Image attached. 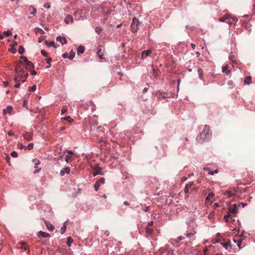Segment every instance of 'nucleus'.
Listing matches in <instances>:
<instances>
[{"mask_svg":"<svg viewBox=\"0 0 255 255\" xmlns=\"http://www.w3.org/2000/svg\"><path fill=\"white\" fill-rule=\"evenodd\" d=\"M20 58V60L18 62L17 61V71L18 70V67H20L21 65L24 66L25 69L28 70H30L34 68V65L31 62L28 61L25 56H21Z\"/></svg>","mask_w":255,"mask_h":255,"instance_id":"obj_1","label":"nucleus"},{"mask_svg":"<svg viewBox=\"0 0 255 255\" xmlns=\"http://www.w3.org/2000/svg\"><path fill=\"white\" fill-rule=\"evenodd\" d=\"M209 127L207 125H205L203 130L200 133V135L197 137V139L198 140V142L201 143L205 141L206 139H208L209 137Z\"/></svg>","mask_w":255,"mask_h":255,"instance_id":"obj_2","label":"nucleus"},{"mask_svg":"<svg viewBox=\"0 0 255 255\" xmlns=\"http://www.w3.org/2000/svg\"><path fill=\"white\" fill-rule=\"evenodd\" d=\"M219 20L221 22H225L230 25H231L234 22H237L238 21V19L236 17L232 16L231 14H226L220 18Z\"/></svg>","mask_w":255,"mask_h":255,"instance_id":"obj_3","label":"nucleus"},{"mask_svg":"<svg viewBox=\"0 0 255 255\" xmlns=\"http://www.w3.org/2000/svg\"><path fill=\"white\" fill-rule=\"evenodd\" d=\"M28 76V74L26 70L22 69L19 72L18 74L17 75V81H19L23 83L25 81Z\"/></svg>","mask_w":255,"mask_h":255,"instance_id":"obj_4","label":"nucleus"},{"mask_svg":"<svg viewBox=\"0 0 255 255\" xmlns=\"http://www.w3.org/2000/svg\"><path fill=\"white\" fill-rule=\"evenodd\" d=\"M141 24V23L139 21L138 19L136 18H133L131 24V28L133 32H137L138 29V26Z\"/></svg>","mask_w":255,"mask_h":255,"instance_id":"obj_5","label":"nucleus"},{"mask_svg":"<svg viewBox=\"0 0 255 255\" xmlns=\"http://www.w3.org/2000/svg\"><path fill=\"white\" fill-rule=\"evenodd\" d=\"M229 211L235 216L238 213V208L237 205L234 204L229 207Z\"/></svg>","mask_w":255,"mask_h":255,"instance_id":"obj_6","label":"nucleus"},{"mask_svg":"<svg viewBox=\"0 0 255 255\" xmlns=\"http://www.w3.org/2000/svg\"><path fill=\"white\" fill-rule=\"evenodd\" d=\"M83 11L82 10L77 9L74 12V16L76 20H79L82 17Z\"/></svg>","mask_w":255,"mask_h":255,"instance_id":"obj_7","label":"nucleus"},{"mask_svg":"<svg viewBox=\"0 0 255 255\" xmlns=\"http://www.w3.org/2000/svg\"><path fill=\"white\" fill-rule=\"evenodd\" d=\"M94 172H93V175L94 176H95L98 174L102 175L103 173H102V168L99 166L97 165L93 168Z\"/></svg>","mask_w":255,"mask_h":255,"instance_id":"obj_8","label":"nucleus"},{"mask_svg":"<svg viewBox=\"0 0 255 255\" xmlns=\"http://www.w3.org/2000/svg\"><path fill=\"white\" fill-rule=\"evenodd\" d=\"M193 185V182H190V183H189L188 184H187L186 185V186H185V189H184L185 193H186V194L188 193L190 191H192V187Z\"/></svg>","mask_w":255,"mask_h":255,"instance_id":"obj_9","label":"nucleus"},{"mask_svg":"<svg viewBox=\"0 0 255 255\" xmlns=\"http://www.w3.org/2000/svg\"><path fill=\"white\" fill-rule=\"evenodd\" d=\"M19 148L20 149H25L28 150L32 149L33 147V144L32 143H29L28 146H23L22 143H19Z\"/></svg>","mask_w":255,"mask_h":255,"instance_id":"obj_10","label":"nucleus"},{"mask_svg":"<svg viewBox=\"0 0 255 255\" xmlns=\"http://www.w3.org/2000/svg\"><path fill=\"white\" fill-rule=\"evenodd\" d=\"M232 214L228 211L227 215L224 216V219L226 222H230V219L232 220L231 222H234L235 221L234 219H232Z\"/></svg>","mask_w":255,"mask_h":255,"instance_id":"obj_11","label":"nucleus"},{"mask_svg":"<svg viewBox=\"0 0 255 255\" xmlns=\"http://www.w3.org/2000/svg\"><path fill=\"white\" fill-rule=\"evenodd\" d=\"M43 221L47 229L50 231H52L54 229V226L51 225L49 222L46 221L44 219H43Z\"/></svg>","mask_w":255,"mask_h":255,"instance_id":"obj_12","label":"nucleus"},{"mask_svg":"<svg viewBox=\"0 0 255 255\" xmlns=\"http://www.w3.org/2000/svg\"><path fill=\"white\" fill-rule=\"evenodd\" d=\"M56 40L57 41L60 42L62 45L66 44L67 43V41L64 37L59 36L57 37Z\"/></svg>","mask_w":255,"mask_h":255,"instance_id":"obj_13","label":"nucleus"},{"mask_svg":"<svg viewBox=\"0 0 255 255\" xmlns=\"http://www.w3.org/2000/svg\"><path fill=\"white\" fill-rule=\"evenodd\" d=\"M70 168L68 167H66L63 168L61 170L60 174L61 176H63L64 175L65 173L69 174L70 173Z\"/></svg>","mask_w":255,"mask_h":255,"instance_id":"obj_14","label":"nucleus"},{"mask_svg":"<svg viewBox=\"0 0 255 255\" xmlns=\"http://www.w3.org/2000/svg\"><path fill=\"white\" fill-rule=\"evenodd\" d=\"M237 190L236 188L234 189L233 191H227L225 192V195H227L228 197H232L235 195L237 193Z\"/></svg>","mask_w":255,"mask_h":255,"instance_id":"obj_15","label":"nucleus"},{"mask_svg":"<svg viewBox=\"0 0 255 255\" xmlns=\"http://www.w3.org/2000/svg\"><path fill=\"white\" fill-rule=\"evenodd\" d=\"M12 110V108L11 106H8L6 109L3 110V115H5L7 114H10Z\"/></svg>","mask_w":255,"mask_h":255,"instance_id":"obj_16","label":"nucleus"},{"mask_svg":"<svg viewBox=\"0 0 255 255\" xmlns=\"http://www.w3.org/2000/svg\"><path fill=\"white\" fill-rule=\"evenodd\" d=\"M15 44H16V42H14L12 44L9 45L10 48L8 49V51H10L12 53H16V49L15 48Z\"/></svg>","mask_w":255,"mask_h":255,"instance_id":"obj_17","label":"nucleus"},{"mask_svg":"<svg viewBox=\"0 0 255 255\" xmlns=\"http://www.w3.org/2000/svg\"><path fill=\"white\" fill-rule=\"evenodd\" d=\"M152 51L150 50H148L146 51L144 50L142 52L141 57L142 58H146L147 56L150 55Z\"/></svg>","mask_w":255,"mask_h":255,"instance_id":"obj_18","label":"nucleus"},{"mask_svg":"<svg viewBox=\"0 0 255 255\" xmlns=\"http://www.w3.org/2000/svg\"><path fill=\"white\" fill-rule=\"evenodd\" d=\"M228 65H226L222 67V72L225 73L227 75H230L231 72L230 70L228 69Z\"/></svg>","mask_w":255,"mask_h":255,"instance_id":"obj_19","label":"nucleus"},{"mask_svg":"<svg viewBox=\"0 0 255 255\" xmlns=\"http://www.w3.org/2000/svg\"><path fill=\"white\" fill-rule=\"evenodd\" d=\"M70 21L71 22H73V17L71 15H67L65 18L64 21L66 24H68Z\"/></svg>","mask_w":255,"mask_h":255,"instance_id":"obj_20","label":"nucleus"},{"mask_svg":"<svg viewBox=\"0 0 255 255\" xmlns=\"http://www.w3.org/2000/svg\"><path fill=\"white\" fill-rule=\"evenodd\" d=\"M24 138L27 140H30L32 139V135L29 132H26L23 135Z\"/></svg>","mask_w":255,"mask_h":255,"instance_id":"obj_21","label":"nucleus"},{"mask_svg":"<svg viewBox=\"0 0 255 255\" xmlns=\"http://www.w3.org/2000/svg\"><path fill=\"white\" fill-rule=\"evenodd\" d=\"M36 161V159L33 160V161ZM39 164H40V161L39 160H37V162H35V166H34V168H35V170L33 172V173L34 174H36L39 171L40 168H39L38 169H36L37 168H38V165H39Z\"/></svg>","mask_w":255,"mask_h":255,"instance_id":"obj_22","label":"nucleus"},{"mask_svg":"<svg viewBox=\"0 0 255 255\" xmlns=\"http://www.w3.org/2000/svg\"><path fill=\"white\" fill-rule=\"evenodd\" d=\"M38 236L39 237L41 236L42 238H47L50 236L48 233L42 231H40L38 234Z\"/></svg>","mask_w":255,"mask_h":255,"instance_id":"obj_23","label":"nucleus"},{"mask_svg":"<svg viewBox=\"0 0 255 255\" xmlns=\"http://www.w3.org/2000/svg\"><path fill=\"white\" fill-rule=\"evenodd\" d=\"M75 159L74 157H72V155H66L65 157V161L67 163L71 162L73 160Z\"/></svg>","mask_w":255,"mask_h":255,"instance_id":"obj_24","label":"nucleus"},{"mask_svg":"<svg viewBox=\"0 0 255 255\" xmlns=\"http://www.w3.org/2000/svg\"><path fill=\"white\" fill-rule=\"evenodd\" d=\"M84 51H85L84 47L82 46H79L77 48V54L80 55V54L83 53Z\"/></svg>","mask_w":255,"mask_h":255,"instance_id":"obj_25","label":"nucleus"},{"mask_svg":"<svg viewBox=\"0 0 255 255\" xmlns=\"http://www.w3.org/2000/svg\"><path fill=\"white\" fill-rule=\"evenodd\" d=\"M45 44L48 46H53L54 47H56L55 45V42L53 41H49L47 40H45Z\"/></svg>","mask_w":255,"mask_h":255,"instance_id":"obj_26","label":"nucleus"},{"mask_svg":"<svg viewBox=\"0 0 255 255\" xmlns=\"http://www.w3.org/2000/svg\"><path fill=\"white\" fill-rule=\"evenodd\" d=\"M252 82V78L250 76H247L246 77L244 80V83L245 84H250Z\"/></svg>","mask_w":255,"mask_h":255,"instance_id":"obj_27","label":"nucleus"},{"mask_svg":"<svg viewBox=\"0 0 255 255\" xmlns=\"http://www.w3.org/2000/svg\"><path fill=\"white\" fill-rule=\"evenodd\" d=\"M146 233L148 235H151L153 233V229L151 228H149L148 227H146Z\"/></svg>","mask_w":255,"mask_h":255,"instance_id":"obj_28","label":"nucleus"},{"mask_svg":"<svg viewBox=\"0 0 255 255\" xmlns=\"http://www.w3.org/2000/svg\"><path fill=\"white\" fill-rule=\"evenodd\" d=\"M215 196V194L213 193H209L208 197L206 198V201H211Z\"/></svg>","mask_w":255,"mask_h":255,"instance_id":"obj_29","label":"nucleus"},{"mask_svg":"<svg viewBox=\"0 0 255 255\" xmlns=\"http://www.w3.org/2000/svg\"><path fill=\"white\" fill-rule=\"evenodd\" d=\"M73 242V240L71 237H69L67 239L66 244L68 247H70L72 243Z\"/></svg>","mask_w":255,"mask_h":255,"instance_id":"obj_30","label":"nucleus"},{"mask_svg":"<svg viewBox=\"0 0 255 255\" xmlns=\"http://www.w3.org/2000/svg\"><path fill=\"white\" fill-rule=\"evenodd\" d=\"M97 55L99 57V58L100 59H103L104 58H103V52H102V49L101 48H100L99 49V50L97 52Z\"/></svg>","mask_w":255,"mask_h":255,"instance_id":"obj_31","label":"nucleus"},{"mask_svg":"<svg viewBox=\"0 0 255 255\" xmlns=\"http://www.w3.org/2000/svg\"><path fill=\"white\" fill-rule=\"evenodd\" d=\"M19 244L20 245V248L23 249L25 251L28 250L27 246L25 243L20 242Z\"/></svg>","mask_w":255,"mask_h":255,"instance_id":"obj_32","label":"nucleus"},{"mask_svg":"<svg viewBox=\"0 0 255 255\" xmlns=\"http://www.w3.org/2000/svg\"><path fill=\"white\" fill-rule=\"evenodd\" d=\"M62 120L67 121L70 123L73 121V120L70 117V116H67L61 119Z\"/></svg>","mask_w":255,"mask_h":255,"instance_id":"obj_33","label":"nucleus"},{"mask_svg":"<svg viewBox=\"0 0 255 255\" xmlns=\"http://www.w3.org/2000/svg\"><path fill=\"white\" fill-rule=\"evenodd\" d=\"M199 76L201 79L203 78V71L201 68H199L198 70Z\"/></svg>","mask_w":255,"mask_h":255,"instance_id":"obj_34","label":"nucleus"},{"mask_svg":"<svg viewBox=\"0 0 255 255\" xmlns=\"http://www.w3.org/2000/svg\"><path fill=\"white\" fill-rule=\"evenodd\" d=\"M11 32L10 30H7L6 31H4L3 32V35L5 36V37H8L10 35H11Z\"/></svg>","mask_w":255,"mask_h":255,"instance_id":"obj_35","label":"nucleus"},{"mask_svg":"<svg viewBox=\"0 0 255 255\" xmlns=\"http://www.w3.org/2000/svg\"><path fill=\"white\" fill-rule=\"evenodd\" d=\"M24 52V48L22 46H20L18 48V53L19 54H22Z\"/></svg>","mask_w":255,"mask_h":255,"instance_id":"obj_36","label":"nucleus"},{"mask_svg":"<svg viewBox=\"0 0 255 255\" xmlns=\"http://www.w3.org/2000/svg\"><path fill=\"white\" fill-rule=\"evenodd\" d=\"M74 56H75V53L73 51L71 50L70 52L69 56L68 57V58L72 60L74 57Z\"/></svg>","mask_w":255,"mask_h":255,"instance_id":"obj_37","label":"nucleus"},{"mask_svg":"<svg viewBox=\"0 0 255 255\" xmlns=\"http://www.w3.org/2000/svg\"><path fill=\"white\" fill-rule=\"evenodd\" d=\"M105 182V179L104 177H101L97 182L99 183L100 185L101 184H104Z\"/></svg>","mask_w":255,"mask_h":255,"instance_id":"obj_38","label":"nucleus"},{"mask_svg":"<svg viewBox=\"0 0 255 255\" xmlns=\"http://www.w3.org/2000/svg\"><path fill=\"white\" fill-rule=\"evenodd\" d=\"M195 234H196L195 231H193L190 233H187L186 234V237H187L188 238H191V237L194 236Z\"/></svg>","mask_w":255,"mask_h":255,"instance_id":"obj_39","label":"nucleus"},{"mask_svg":"<svg viewBox=\"0 0 255 255\" xmlns=\"http://www.w3.org/2000/svg\"><path fill=\"white\" fill-rule=\"evenodd\" d=\"M66 230V226L65 225V223H64L63 226L61 228V233L62 234H64Z\"/></svg>","mask_w":255,"mask_h":255,"instance_id":"obj_40","label":"nucleus"},{"mask_svg":"<svg viewBox=\"0 0 255 255\" xmlns=\"http://www.w3.org/2000/svg\"><path fill=\"white\" fill-rule=\"evenodd\" d=\"M67 111V108L66 106H63L61 109V114H65Z\"/></svg>","mask_w":255,"mask_h":255,"instance_id":"obj_41","label":"nucleus"},{"mask_svg":"<svg viewBox=\"0 0 255 255\" xmlns=\"http://www.w3.org/2000/svg\"><path fill=\"white\" fill-rule=\"evenodd\" d=\"M36 87L35 85H33L32 86L29 88V90L30 92H34L36 90Z\"/></svg>","mask_w":255,"mask_h":255,"instance_id":"obj_42","label":"nucleus"},{"mask_svg":"<svg viewBox=\"0 0 255 255\" xmlns=\"http://www.w3.org/2000/svg\"><path fill=\"white\" fill-rule=\"evenodd\" d=\"M10 157L8 154L6 155L5 159L6 162L9 164V165H11V164L10 163Z\"/></svg>","mask_w":255,"mask_h":255,"instance_id":"obj_43","label":"nucleus"},{"mask_svg":"<svg viewBox=\"0 0 255 255\" xmlns=\"http://www.w3.org/2000/svg\"><path fill=\"white\" fill-rule=\"evenodd\" d=\"M32 8V11L30 12V14L35 15L36 12V9L33 7L30 6L29 9Z\"/></svg>","mask_w":255,"mask_h":255,"instance_id":"obj_44","label":"nucleus"},{"mask_svg":"<svg viewBox=\"0 0 255 255\" xmlns=\"http://www.w3.org/2000/svg\"><path fill=\"white\" fill-rule=\"evenodd\" d=\"M102 31V29L101 27H97L95 28V31L98 34H100L101 32Z\"/></svg>","mask_w":255,"mask_h":255,"instance_id":"obj_45","label":"nucleus"},{"mask_svg":"<svg viewBox=\"0 0 255 255\" xmlns=\"http://www.w3.org/2000/svg\"><path fill=\"white\" fill-rule=\"evenodd\" d=\"M100 186V185L98 182H96V183L94 185V188L96 191H98L99 187Z\"/></svg>","mask_w":255,"mask_h":255,"instance_id":"obj_46","label":"nucleus"},{"mask_svg":"<svg viewBox=\"0 0 255 255\" xmlns=\"http://www.w3.org/2000/svg\"><path fill=\"white\" fill-rule=\"evenodd\" d=\"M223 246L226 248V249H228V247L230 245V243H222L221 244Z\"/></svg>","mask_w":255,"mask_h":255,"instance_id":"obj_47","label":"nucleus"},{"mask_svg":"<svg viewBox=\"0 0 255 255\" xmlns=\"http://www.w3.org/2000/svg\"><path fill=\"white\" fill-rule=\"evenodd\" d=\"M41 53L44 56H47L48 55V53L44 50H41Z\"/></svg>","mask_w":255,"mask_h":255,"instance_id":"obj_48","label":"nucleus"},{"mask_svg":"<svg viewBox=\"0 0 255 255\" xmlns=\"http://www.w3.org/2000/svg\"><path fill=\"white\" fill-rule=\"evenodd\" d=\"M35 31L36 32H39V33H40L41 34H43V33H44L43 30L42 29H41V28H36Z\"/></svg>","mask_w":255,"mask_h":255,"instance_id":"obj_49","label":"nucleus"},{"mask_svg":"<svg viewBox=\"0 0 255 255\" xmlns=\"http://www.w3.org/2000/svg\"><path fill=\"white\" fill-rule=\"evenodd\" d=\"M23 106L26 108H27V100L26 99L24 100Z\"/></svg>","mask_w":255,"mask_h":255,"instance_id":"obj_50","label":"nucleus"},{"mask_svg":"<svg viewBox=\"0 0 255 255\" xmlns=\"http://www.w3.org/2000/svg\"><path fill=\"white\" fill-rule=\"evenodd\" d=\"M218 173V169H216L215 171H210L209 172V174H210V175H213L214 173Z\"/></svg>","mask_w":255,"mask_h":255,"instance_id":"obj_51","label":"nucleus"},{"mask_svg":"<svg viewBox=\"0 0 255 255\" xmlns=\"http://www.w3.org/2000/svg\"><path fill=\"white\" fill-rule=\"evenodd\" d=\"M29 71H30L31 74L32 75H35L37 74L36 72L33 69H31Z\"/></svg>","mask_w":255,"mask_h":255,"instance_id":"obj_52","label":"nucleus"},{"mask_svg":"<svg viewBox=\"0 0 255 255\" xmlns=\"http://www.w3.org/2000/svg\"><path fill=\"white\" fill-rule=\"evenodd\" d=\"M10 155L13 158H15L16 157V151H12Z\"/></svg>","mask_w":255,"mask_h":255,"instance_id":"obj_53","label":"nucleus"},{"mask_svg":"<svg viewBox=\"0 0 255 255\" xmlns=\"http://www.w3.org/2000/svg\"><path fill=\"white\" fill-rule=\"evenodd\" d=\"M65 152L68 154V155H72L73 154V152L69 150H66Z\"/></svg>","mask_w":255,"mask_h":255,"instance_id":"obj_54","label":"nucleus"},{"mask_svg":"<svg viewBox=\"0 0 255 255\" xmlns=\"http://www.w3.org/2000/svg\"><path fill=\"white\" fill-rule=\"evenodd\" d=\"M52 60V59L50 57H48L46 59V61L47 63L49 64L50 63L51 61Z\"/></svg>","mask_w":255,"mask_h":255,"instance_id":"obj_55","label":"nucleus"},{"mask_svg":"<svg viewBox=\"0 0 255 255\" xmlns=\"http://www.w3.org/2000/svg\"><path fill=\"white\" fill-rule=\"evenodd\" d=\"M184 239V237H183V236L178 237L177 239V241L178 242L181 241L182 240H183Z\"/></svg>","mask_w":255,"mask_h":255,"instance_id":"obj_56","label":"nucleus"},{"mask_svg":"<svg viewBox=\"0 0 255 255\" xmlns=\"http://www.w3.org/2000/svg\"><path fill=\"white\" fill-rule=\"evenodd\" d=\"M62 57L64 58H68L69 56H68V54L67 53H65L64 54H62Z\"/></svg>","mask_w":255,"mask_h":255,"instance_id":"obj_57","label":"nucleus"},{"mask_svg":"<svg viewBox=\"0 0 255 255\" xmlns=\"http://www.w3.org/2000/svg\"><path fill=\"white\" fill-rule=\"evenodd\" d=\"M7 134L9 136H12L14 135V133L11 131H9L7 132Z\"/></svg>","mask_w":255,"mask_h":255,"instance_id":"obj_58","label":"nucleus"},{"mask_svg":"<svg viewBox=\"0 0 255 255\" xmlns=\"http://www.w3.org/2000/svg\"><path fill=\"white\" fill-rule=\"evenodd\" d=\"M50 7V5L49 3H46L44 4V7L49 8Z\"/></svg>","mask_w":255,"mask_h":255,"instance_id":"obj_59","label":"nucleus"},{"mask_svg":"<svg viewBox=\"0 0 255 255\" xmlns=\"http://www.w3.org/2000/svg\"><path fill=\"white\" fill-rule=\"evenodd\" d=\"M3 85L4 87H6L8 86V82L6 81H5L3 83Z\"/></svg>","mask_w":255,"mask_h":255,"instance_id":"obj_60","label":"nucleus"},{"mask_svg":"<svg viewBox=\"0 0 255 255\" xmlns=\"http://www.w3.org/2000/svg\"><path fill=\"white\" fill-rule=\"evenodd\" d=\"M241 242H242V241H241V240L239 241L238 242L237 245L239 248H240Z\"/></svg>","mask_w":255,"mask_h":255,"instance_id":"obj_61","label":"nucleus"},{"mask_svg":"<svg viewBox=\"0 0 255 255\" xmlns=\"http://www.w3.org/2000/svg\"><path fill=\"white\" fill-rule=\"evenodd\" d=\"M124 204L126 206H128L129 205V203L128 201H125L124 202Z\"/></svg>","mask_w":255,"mask_h":255,"instance_id":"obj_62","label":"nucleus"},{"mask_svg":"<svg viewBox=\"0 0 255 255\" xmlns=\"http://www.w3.org/2000/svg\"><path fill=\"white\" fill-rule=\"evenodd\" d=\"M153 224V221H151L148 224V226H152Z\"/></svg>","mask_w":255,"mask_h":255,"instance_id":"obj_63","label":"nucleus"},{"mask_svg":"<svg viewBox=\"0 0 255 255\" xmlns=\"http://www.w3.org/2000/svg\"><path fill=\"white\" fill-rule=\"evenodd\" d=\"M191 46L193 48V49H195V47H196V45L195 44H191Z\"/></svg>","mask_w":255,"mask_h":255,"instance_id":"obj_64","label":"nucleus"}]
</instances>
